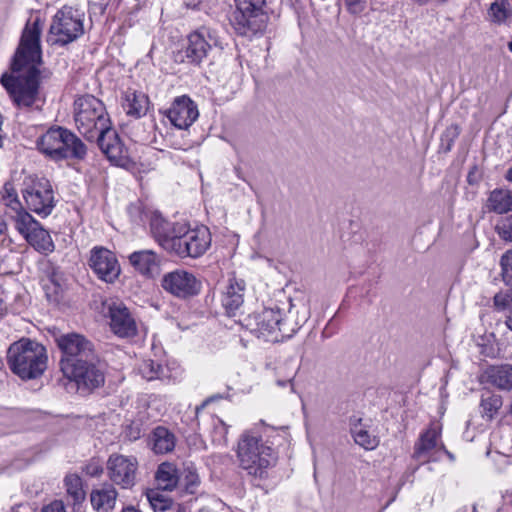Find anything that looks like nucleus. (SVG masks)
Returning a JSON list of instances; mask_svg holds the SVG:
<instances>
[{
  "label": "nucleus",
  "mask_w": 512,
  "mask_h": 512,
  "mask_svg": "<svg viewBox=\"0 0 512 512\" xmlns=\"http://www.w3.org/2000/svg\"><path fill=\"white\" fill-rule=\"evenodd\" d=\"M41 30L38 19L33 24L26 25L12 61L13 74H4L0 80L13 102L19 107H30L38 95L37 65L41 61Z\"/></svg>",
  "instance_id": "1"
},
{
  "label": "nucleus",
  "mask_w": 512,
  "mask_h": 512,
  "mask_svg": "<svg viewBox=\"0 0 512 512\" xmlns=\"http://www.w3.org/2000/svg\"><path fill=\"white\" fill-rule=\"evenodd\" d=\"M150 226L158 244L182 258H197L211 245V234L205 226L190 229L186 224L169 222L158 214L151 217Z\"/></svg>",
  "instance_id": "2"
},
{
  "label": "nucleus",
  "mask_w": 512,
  "mask_h": 512,
  "mask_svg": "<svg viewBox=\"0 0 512 512\" xmlns=\"http://www.w3.org/2000/svg\"><path fill=\"white\" fill-rule=\"evenodd\" d=\"M7 361L11 371L23 380L40 377L47 368L46 348L33 340L22 338L10 345Z\"/></svg>",
  "instance_id": "3"
},
{
  "label": "nucleus",
  "mask_w": 512,
  "mask_h": 512,
  "mask_svg": "<svg viewBox=\"0 0 512 512\" xmlns=\"http://www.w3.org/2000/svg\"><path fill=\"white\" fill-rule=\"evenodd\" d=\"M237 458L244 470L260 478L277 460L274 450L253 431H246L241 435L238 441Z\"/></svg>",
  "instance_id": "4"
},
{
  "label": "nucleus",
  "mask_w": 512,
  "mask_h": 512,
  "mask_svg": "<svg viewBox=\"0 0 512 512\" xmlns=\"http://www.w3.org/2000/svg\"><path fill=\"white\" fill-rule=\"evenodd\" d=\"M74 121L78 131L90 142L111 124L104 103L93 95L74 101Z\"/></svg>",
  "instance_id": "5"
},
{
  "label": "nucleus",
  "mask_w": 512,
  "mask_h": 512,
  "mask_svg": "<svg viewBox=\"0 0 512 512\" xmlns=\"http://www.w3.org/2000/svg\"><path fill=\"white\" fill-rule=\"evenodd\" d=\"M38 149L53 160L67 158L83 159L86 156V145L70 130L63 127H52L37 141Z\"/></svg>",
  "instance_id": "6"
},
{
  "label": "nucleus",
  "mask_w": 512,
  "mask_h": 512,
  "mask_svg": "<svg viewBox=\"0 0 512 512\" xmlns=\"http://www.w3.org/2000/svg\"><path fill=\"white\" fill-rule=\"evenodd\" d=\"M215 47H221L216 30L202 26L187 36L175 59L181 63L200 65Z\"/></svg>",
  "instance_id": "7"
},
{
  "label": "nucleus",
  "mask_w": 512,
  "mask_h": 512,
  "mask_svg": "<svg viewBox=\"0 0 512 512\" xmlns=\"http://www.w3.org/2000/svg\"><path fill=\"white\" fill-rule=\"evenodd\" d=\"M83 21V12L64 6L52 19L47 42L63 46L75 41L84 33Z\"/></svg>",
  "instance_id": "8"
},
{
  "label": "nucleus",
  "mask_w": 512,
  "mask_h": 512,
  "mask_svg": "<svg viewBox=\"0 0 512 512\" xmlns=\"http://www.w3.org/2000/svg\"><path fill=\"white\" fill-rule=\"evenodd\" d=\"M23 185L22 195L27 209L41 217L49 216L56 204L50 181L44 177L29 176Z\"/></svg>",
  "instance_id": "9"
},
{
  "label": "nucleus",
  "mask_w": 512,
  "mask_h": 512,
  "mask_svg": "<svg viewBox=\"0 0 512 512\" xmlns=\"http://www.w3.org/2000/svg\"><path fill=\"white\" fill-rule=\"evenodd\" d=\"M62 372L65 377L75 381L78 388L93 390L104 383L103 368L95 353L77 362L65 361Z\"/></svg>",
  "instance_id": "10"
},
{
  "label": "nucleus",
  "mask_w": 512,
  "mask_h": 512,
  "mask_svg": "<svg viewBox=\"0 0 512 512\" xmlns=\"http://www.w3.org/2000/svg\"><path fill=\"white\" fill-rule=\"evenodd\" d=\"M236 6L230 16V22L240 35L256 33L262 29L264 0H235Z\"/></svg>",
  "instance_id": "11"
},
{
  "label": "nucleus",
  "mask_w": 512,
  "mask_h": 512,
  "mask_svg": "<svg viewBox=\"0 0 512 512\" xmlns=\"http://www.w3.org/2000/svg\"><path fill=\"white\" fill-rule=\"evenodd\" d=\"M16 231L38 253L49 255L55 250L50 233L30 213H24L14 223Z\"/></svg>",
  "instance_id": "12"
},
{
  "label": "nucleus",
  "mask_w": 512,
  "mask_h": 512,
  "mask_svg": "<svg viewBox=\"0 0 512 512\" xmlns=\"http://www.w3.org/2000/svg\"><path fill=\"white\" fill-rule=\"evenodd\" d=\"M280 310L265 308L261 312L247 315L242 321V326L257 338L269 342H279Z\"/></svg>",
  "instance_id": "13"
},
{
  "label": "nucleus",
  "mask_w": 512,
  "mask_h": 512,
  "mask_svg": "<svg viewBox=\"0 0 512 512\" xmlns=\"http://www.w3.org/2000/svg\"><path fill=\"white\" fill-rule=\"evenodd\" d=\"M106 470L111 484L131 489L136 484L138 461L134 456L113 453L107 460Z\"/></svg>",
  "instance_id": "14"
},
{
  "label": "nucleus",
  "mask_w": 512,
  "mask_h": 512,
  "mask_svg": "<svg viewBox=\"0 0 512 512\" xmlns=\"http://www.w3.org/2000/svg\"><path fill=\"white\" fill-rule=\"evenodd\" d=\"M161 286L167 293L181 299L195 296L201 290V282L193 273L183 269L166 273L162 277Z\"/></svg>",
  "instance_id": "15"
},
{
  "label": "nucleus",
  "mask_w": 512,
  "mask_h": 512,
  "mask_svg": "<svg viewBox=\"0 0 512 512\" xmlns=\"http://www.w3.org/2000/svg\"><path fill=\"white\" fill-rule=\"evenodd\" d=\"M108 317L112 332L120 338H131L137 335L138 326L135 317L123 302L108 303Z\"/></svg>",
  "instance_id": "16"
},
{
  "label": "nucleus",
  "mask_w": 512,
  "mask_h": 512,
  "mask_svg": "<svg viewBox=\"0 0 512 512\" xmlns=\"http://www.w3.org/2000/svg\"><path fill=\"white\" fill-rule=\"evenodd\" d=\"M89 266L99 279L107 283L114 282L120 274V265L115 254L102 246L91 250Z\"/></svg>",
  "instance_id": "17"
},
{
  "label": "nucleus",
  "mask_w": 512,
  "mask_h": 512,
  "mask_svg": "<svg viewBox=\"0 0 512 512\" xmlns=\"http://www.w3.org/2000/svg\"><path fill=\"white\" fill-rule=\"evenodd\" d=\"M102 153L110 162L120 167H128L132 162L130 160L128 149L120 140L117 132L108 126L103 130L95 140Z\"/></svg>",
  "instance_id": "18"
},
{
  "label": "nucleus",
  "mask_w": 512,
  "mask_h": 512,
  "mask_svg": "<svg viewBox=\"0 0 512 512\" xmlns=\"http://www.w3.org/2000/svg\"><path fill=\"white\" fill-rule=\"evenodd\" d=\"M57 345L63 356L60 360L61 370L65 361L77 362L80 358L85 359L94 354L92 343L84 336L77 333H68L56 339Z\"/></svg>",
  "instance_id": "19"
},
{
  "label": "nucleus",
  "mask_w": 512,
  "mask_h": 512,
  "mask_svg": "<svg viewBox=\"0 0 512 512\" xmlns=\"http://www.w3.org/2000/svg\"><path fill=\"white\" fill-rule=\"evenodd\" d=\"M170 122L179 129H187L199 116L197 105L186 95L176 97L166 111Z\"/></svg>",
  "instance_id": "20"
},
{
  "label": "nucleus",
  "mask_w": 512,
  "mask_h": 512,
  "mask_svg": "<svg viewBox=\"0 0 512 512\" xmlns=\"http://www.w3.org/2000/svg\"><path fill=\"white\" fill-rule=\"evenodd\" d=\"M440 427L432 423L429 428L421 433L419 440L415 443L413 457L422 463L427 462L432 457V452L434 450H443L445 451L450 458L452 455L445 450V446L440 441Z\"/></svg>",
  "instance_id": "21"
},
{
  "label": "nucleus",
  "mask_w": 512,
  "mask_h": 512,
  "mask_svg": "<svg viewBox=\"0 0 512 512\" xmlns=\"http://www.w3.org/2000/svg\"><path fill=\"white\" fill-rule=\"evenodd\" d=\"M245 282L242 279L230 278L222 291V306L229 315H233L244 302Z\"/></svg>",
  "instance_id": "22"
},
{
  "label": "nucleus",
  "mask_w": 512,
  "mask_h": 512,
  "mask_svg": "<svg viewBox=\"0 0 512 512\" xmlns=\"http://www.w3.org/2000/svg\"><path fill=\"white\" fill-rule=\"evenodd\" d=\"M44 290L50 302H58L65 290L66 283L63 273L53 264L49 263L45 268Z\"/></svg>",
  "instance_id": "23"
},
{
  "label": "nucleus",
  "mask_w": 512,
  "mask_h": 512,
  "mask_svg": "<svg viewBox=\"0 0 512 512\" xmlns=\"http://www.w3.org/2000/svg\"><path fill=\"white\" fill-rule=\"evenodd\" d=\"M118 492L113 484L105 483L93 489L90 494L92 507L97 512H112L115 507Z\"/></svg>",
  "instance_id": "24"
},
{
  "label": "nucleus",
  "mask_w": 512,
  "mask_h": 512,
  "mask_svg": "<svg viewBox=\"0 0 512 512\" xmlns=\"http://www.w3.org/2000/svg\"><path fill=\"white\" fill-rule=\"evenodd\" d=\"M0 203L9 211L6 212L11 220L16 223L18 217L29 213L19 200L17 190L12 182H6L1 191Z\"/></svg>",
  "instance_id": "25"
},
{
  "label": "nucleus",
  "mask_w": 512,
  "mask_h": 512,
  "mask_svg": "<svg viewBox=\"0 0 512 512\" xmlns=\"http://www.w3.org/2000/svg\"><path fill=\"white\" fill-rule=\"evenodd\" d=\"M130 264L141 274L152 276L157 271L160 259L152 250L135 251L129 256Z\"/></svg>",
  "instance_id": "26"
},
{
  "label": "nucleus",
  "mask_w": 512,
  "mask_h": 512,
  "mask_svg": "<svg viewBox=\"0 0 512 512\" xmlns=\"http://www.w3.org/2000/svg\"><path fill=\"white\" fill-rule=\"evenodd\" d=\"M487 382L499 390H512V365L503 364L489 367L485 372Z\"/></svg>",
  "instance_id": "27"
},
{
  "label": "nucleus",
  "mask_w": 512,
  "mask_h": 512,
  "mask_svg": "<svg viewBox=\"0 0 512 512\" xmlns=\"http://www.w3.org/2000/svg\"><path fill=\"white\" fill-rule=\"evenodd\" d=\"M123 108L128 116L141 118L146 115L149 106L148 97L142 92L128 90L124 96Z\"/></svg>",
  "instance_id": "28"
},
{
  "label": "nucleus",
  "mask_w": 512,
  "mask_h": 512,
  "mask_svg": "<svg viewBox=\"0 0 512 512\" xmlns=\"http://www.w3.org/2000/svg\"><path fill=\"white\" fill-rule=\"evenodd\" d=\"M486 207L490 212L496 214L512 211V191L503 188L492 190L488 196Z\"/></svg>",
  "instance_id": "29"
},
{
  "label": "nucleus",
  "mask_w": 512,
  "mask_h": 512,
  "mask_svg": "<svg viewBox=\"0 0 512 512\" xmlns=\"http://www.w3.org/2000/svg\"><path fill=\"white\" fill-rule=\"evenodd\" d=\"M155 480L159 489L172 491L179 483L180 476L174 464L163 462L157 468Z\"/></svg>",
  "instance_id": "30"
},
{
  "label": "nucleus",
  "mask_w": 512,
  "mask_h": 512,
  "mask_svg": "<svg viewBox=\"0 0 512 512\" xmlns=\"http://www.w3.org/2000/svg\"><path fill=\"white\" fill-rule=\"evenodd\" d=\"M152 449L157 454H166L175 448L176 437L166 427L158 426L151 434Z\"/></svg>",
  "instance_id": "31"
},
{
  "label": "nucleus",
  "mask_w": 512,
  "mask_h": 512,
  "mask_svg": "<svg viewBox=\"0 0 512 512\" xmlns=\"http://www.w3.org/2000/svg\"><path fill=\"white\" fill-rule=\"evenodd\" d=\"M488 20L496 25H506L512 20V5L509 0H494L487 11Z\"/></svg>",
  "instance_id": "32"
},
{
  "label": "nucleus",
  "mask_w": 512,
  "mask_h": 512,
  "mask_svg": "<svg viewBox=\"0 0 512 512\" xmlns=\"http://www.w3.org/2000/svg\"><path fill=\"white\" fill-rule=\"evenodd\" d=\"M292 318L293 314L291 311H289V315H287L285 318H283L282 314L280 313V319L277 324L280 333L278 335L279 341L291 338L307 320L306 316L297 321H294Z\"/></svg>",
  "instance_id": "33"
},
{
  "label": "nucleus",
  "mask_w": 512,
  "mask_h": 512,
  "mask_svg": "<svg viewBox=\"0 0 512 512\" xmlns=\"http://www.w3.org/2000/svg\"><path fill=\"white\" fill-rule=\"evenodd\" d=\"M351 427V433L354 441L359 446L367 450H372L377 447L379 440L376 436L371 435L368 430L361 426V419L357 420Z\"/></svg>",
  "instance_id": "34"
},
{
  "label": "nucleus",
  "mask_w": 512,
  "mask_h": 512,
  "mask_svg": "<svg viewBox=\"0 0 512 512\" xmlns=\"http://www.w3.org/2000/svg\"><path fill=\"white\" fill-rule=\"evenodd\" d=\"M64 482L67 494L72 498L74 504L80 503L85 499V491L80 476L69 474L65 477Z\"/></svg>",
  "instance_id": "35"
},
{
  "label": "nucleus",
  "mask_w": 512,
  "mask_h": 512,
  "mask_svg": "<svg viewBox=\"0 0 512 512\" xmlns=\"http://www.w3.org/2000/svg\"><path fill=\"white\" fill-rule=\"evenodd\" d=\"M493 301L496 310L506 312L505 325L512 331V292H499Z\"/></svg>",
  "instance_id": "36"
},
{
  "label": "nucleus",
  "mask_w": 512,
  "mask_h": 512,
  "mask_svg": "<svg viewBox=\"0 0 512 512\" xmlns=\"http://www.w3.org/2000/svg\"><path fill=\"white\" fill-rule=\"evenodd\" d=\"M502 406V398L499 395L489 394L487 397H482L480 407L482 409V416L491 420L494 415Z\"/></svg>",
  "instance_id": "37"
},
{
  "label": "nucleus",
  "mask_w": 512,
  "mask_h": 512,
  "mask_svg": "<svg viewBox=\"0 0 512 512\" xmlns=\"http://www.w3.org/2000/svg\"><path fill=\"white\" fill-rule=\"evenodd\" d=\"M179 482H181L188 493H195L197 487L200 484L199 475L196 472V469L190 465L186 466L183 472V476L180 477Z\"/></svg>",
  "instance_id": "38"
},
{
  "label": "nucleus",
  "mask_w": 512,
  "mask_h": 512,
  "mask_svg": "<svg viewBox=\"0 0 512 512\" xmlns=\"http://www.w3.org/2000/svg\"><path fill=\"white\" fill-rule=\"evenodd\" d=\"M139 370L142 377L148 381L160 378L163 373V367L153 360H144Z\"/></svg>",
  "instance_id": "39"
},
{
  "label": "nucleus",
  "mask_w": 512,
  "mask_h": 512,
  "mask_svg": "<svg viewBox=\"0 0 512 512\" xmlns=\"http://www.w3.org/2000/svg\"><path fill=\"white\" fill-rule=\"evenodd\" d=\"M147 499L154 512H164L171 506V501L157 490H149L147 492Z\"/></svg>",
  "instance_id": "40"
},
{
  "label": "nucleus",
  "mask_w": 512,
  "mask_h": 512,
  "mask_svg": "<svg viewBox=\"0 0 512 512\" xmlns=\"http://www.w3.org/2000/svg\"><path fill=\"white\" fill-rule=\"evenodd\" d=\"M500 266L503 282L512 288V250H508L502 255Z\"/></svg>",
  "instance_id": "41"
},
{
  "label": "nucleus",
  "mask_w": 512,
  "mask_h": 512,
  "mask_svg": "<svg viewBox=\"0 0 512 512\" xmlns=\"http://www.w3.org/2000/svg\"><path fill=\"white\" fill-rule=\"evenodd\" d=\"M15 251V243L11 238L6 222L0 218V252Z\"/></svg>",
  "instance_id": "42"
},
{
  "label": "nucleus",
  "mask_w": 512,
  "mask_h": 512,
  "mask_svg": "<svg viewBox=\"0 0 512 512\" xmlns=\"http://www.w3.org/2000/svg\"><path fill=\"white\" fill-rule=\"evenodd\" d=\"M501 239L512 242V215L503 218L496 226Z\"/></svg>",
  "instance_id": "43"
},
{
  "label": "nucleus",
  "mask_w": 512,
  "mask_h": 512,
  "mask_svg": "<svg viewBox=\"0 0 512 512\" xmlns=\"http://www.w3.org/2000/svg\"><path fill=\"white\" fill-rule=\"evenodd\" d=\"M127 212L131 220L135 223H140L144 220V209L141 202H135L127 207Z\"/></svg>",
  "instance_id": "44"
},
{
  "label": "nucleus",
  "mask_w": 512,
  "mask_h": 512,
  "mask_svg": "<svg viewBox=\"0 0 512 512\" xmlns=\"http://www.w3.org/2000/svg\"><path fill=\"white\" fill-rule=\"evenodd\" d=\"M344 4L350 14L359 15L365 10L367 0H344Z\"/></svg>",
  "instance_id": "45"
},
{
  "label": "nucleus",
  "mask_w": 512,
  "mask_h": 512,
  "mask_svg": "<svg viewBox=\"0 0 512 512\" xmlns=\"http://www.w3.org/2000/svg\"><path fill=\"white\" fill-rule=\"evenodd\" d=\"M459 133V128L456 125H452L446 129L443 136L448 138L447 150H450L452 144L454 143V140L459 136Z\"/></svg>",
  "instance_id": "46"
},
{
  "label": "nucleus",
  "mask_w": 512,
  "mask_h": 512,
  "mask_svg": "<svg viewBox=\"0 0 512 512\" xmlns=\"http://www.w3.org/2000/svg\"><path fill=\"white\" fill-rule=\"evenodd\" d=\"M41 512H67L62 501L55 500L44 506Z\"/></svg>",
  "instance_id": "47"
},
{
  "label": "nucleus",
  "mask_w": 512,
  "mask_h": 512,
  "mask_svg": "<svg viewBox=\"0 0 512 512\" xmlns=\"http://www.w3.org/2000/svg\"><path fill=\"white\" fill-rule=\"evenodd\" d=\"M8 313L7 295L4 289L0 286V320Z\"/></svg>",
  "instance_id": "48"
},
{
  "label": "nucleus",
  "mask_w": 512,
  "mask_h": 512,
  "mask_svg": "<svg viewBox=\"0 0 512 512\" xmlns=\"http://www.w3.org/2000/svg\"><path fill=\"white\" fill-rule=\"evenodd\" d=\"M295 377V373H291L289 375H287L286 377L284 378H277L276 380V384L279 386V387H286V386H290V390L291 392H294V385H293V379Z\"/></svg>",
  "instance_id": "49"
},
{
  "label": "nucleus",
  "mask_w": 512,
  "mask_h": 512,
  "mask_svg": "<svg viewBox=\"0 0 512 512\" xmlns=\"http://www.w3.org/2000/svg\"><path fill=\"white\" fill-rule=\"evenodd\" d=\"M203 0H185V4L188 8L197 9L200 7Z\"/></svg>",
  "instance_id": "50"
},
{
  "label": "nucleus",
  "mask_w": 512,
  "mask_h": 512,
  "mask_svg": "<svg viewBox=\"0 0 512 512\" xmlns=\"http://www.w3.org/2000/svg\"><path fill=\"white\" fill-rule=\"evenodd\" d=\"M213 397L207 398L201 405L195 408V413L198 415L201 410H203L211 401H213Z\"/></svg>",
  "instance_id": "51"
},
{
  "label": "nucleus",
  "mask_w": 512,
  "mask_h": 512,
  "mask_svg": "<svg viewBox=\"0 0 512 512\" xmlns=\"http://www.w3.org/2000/svg\"><path fill=\"white\" fill-rule=\"evenodd\" d=\"M122 512H141V511H139V510H137L136 508H134V507H132V506H131V507H126V508H124V509L122 510Z\"/></svg>",
  "instance_id": "52"
},
{
  "label": "nucleus",
  "mask_w": 512,
  "mask_h": 512,
  "mask_svg": "<svg viewBox=\"0 0 512 512\" xmlns=\"http://www.w3.org/2000/svg\"><path fill=\"white\" fill-rule=\"evenodd\" d=\"M413 2H415L416 4L418 5H426L428 4L431 0H412Z\"/></svg>",
  "instance_id": "53"
},
{
  "label": "nucleus",
  "mask_w": 512,
  "mask_h": 512,
  "mask_svg": "<svg viewBox=\"0 0 512 512\" xmlns=\"http://www.w3.org/2000/svg\"><path fill=\"white\" fill-rule=\"evenodd\" d=\"M332 333H329L328 332V325L324 328L323 332H322V336L323 337H330Z\"/></svg>",
  "instance_id": "54"
},
{
  "label": "nucleus",
  "mask_w": 512,
  "mask_h": 512,
  "mask_svg": "<svg viewBox=\"0 0 512 512\" xmlns=\"http://www.w3.org/2000/svg\"><path fill=\"white\" fill-rule=\"evenodd\" d=\"M510 182H512V167L508 170L507 177Z\"/></svg>",
  "instance_id": "55"
},
{
  "label": "nucleus",
  "mask_w": 512,
  "mask_h": 512,
  "mask_svg": "<svg viewBox=\"0 0 512 512\" xmlns=\"http://www.w3.org/2000/svg\"><path fill=\"white\" fill-rule=\"evenodd\" d=\"M509 50L512 52V41L508 44Z\"/></svg>",
  "instance_id": "56"
},
{
  "label": "nucleus",
  "mask_w": 512,
  "mask_h": 512,
  "mask_svg": "<svg viewBox=\"0 0 512 512\" xmlns=\"http://www.w3.org/2000/svg\"><path fill=\"white\" fill-rule=\"evenodd\" d=\"M97 473H98V471H96V470L91 472L92 475H96Z\"/></svg>",
  "instance_id": "57"
}]
</instances>
